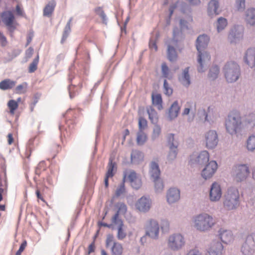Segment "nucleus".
<instances>
[{
	"label": "nucleus",
	"instance_id": "nucleus-53",
	"mask_svg": "<svg viewBox=\"0 0 255 255\" xmlns=\"http://www.w3.org/2000/svg\"><path fill=\"white\" fill-rule=\"evenodd\" d=\"M163 89L164 91V94L165 95L169 96L172 94V89L169 86V84L166 79L164 80Z\"/></svg>",
	"mask_w": 255,
	"mask_h": 255
},
{
	"label": "nucleus",
	"instance_id": "nucleus-28",
	"mask_svg": "<svg viewBox=\"0 0 255 255\" xmlns=\"http://www.w3.org/2000/svg\"><path fill=\"white\" fill-rule=\"evenodd\" d=\"M180 107L177 101H175L169 109L168 118L170 120H172L177 117Z\"/></svg>",
	"mask_w": 255,
	"mask_h": 255
},
{
	"label": "nucleus",
	"instance_id": "nucleus-49",
	"mask_svg": "<svg viewBox=\"0 0 255 255\" xmlns=\"http://www.w3.org/2000/svg\"><path fill=\"white\" fill-rule=\"evenodd\" d=\"M7 106L9 109L10 114H13L14 111L18 108V105L17 101L14 100H10L7 103Z\"/></svg>",
	"mask_w": 255,
	"mask_h": 255
},
{
	"label": "nucleus",
	"instance_id": "nucleus-62",
	"mask_svg": "<svg viewBox=\"0 0 255 255\" xmlns=\"http://www.w3.org/2000/svg\"><path fill=\"white\" fill-rule=\"evenodd\" d=\"M27 245V242L25 240L23 241L22 243L20 245L18 250L16 252L15 255H21V253L23 251Z\"/></svg>",
	"mask_w": 255,
	"mask_h": 255
},
{
	"label": "nucleus",
	"instance_id": "nucleus-30",
	"mask_svg": "<svg viewBox=\"0 0 255 255\" xmlns=\"http://www.w3.org/2000/svg\"><path fill=\"white\" fill-rule=\"evenodd\" d=\"M115 163L113 162L112 159L110 158L108 166V171L106 173V177L104 179L105 185L106 187H108L109 185V178L113 177L114 175L113 170L115 167Z\"/></svg>",
	"mask_w": 255,
	"mask_h": 255
},
{
	"label": "nucleus",
	"instance_id": "nucleus-42",
	"mask_svg": "<svg viewBox=\"0 0 255 255\" xmlns=\"http://www.w3.org/2000/svg\"><path fill=\"white\" fill-rule=\"evenodd\" d=\"M123 248L119 243L115 242L112 248V252L113 255H122Z\"/></svg>",
	"mask_w": 255,
	"mask_h": 255
},
{
	"label": "nucleus",
	"instance_id": "nucleus-56",
	"mask_svg": "<svg viewBox=\"0 0 255 255\" xmlns=\"http://www.w3.org/2000/svg\"><path fill=\"white\" fill-rule=\"evenodd\" d=\"M130 182L132 187L136 190L138 189L141 186V181L138 178H137Z\"/></svg>",
	"mask_w": 255,
	"mask_h": 255
},
{
	"label": "nucleus",
	"instance_id": "nucleus-29",
	"mask_svg": "<svg viewBox=\"0 0 255 255\" xmlns=\"http://www.w3.org/2000/svg\"><path fill=\"white\" fill-rule=\"evenodd\" d=\"M56 5V2L55 0L49 1L43 9V16L50 17L53 13Z\"/></svg>",
	"mask_w": 255,
	"mask_h": 255
},
{
	"label": "nucleus",
	"instance_id": "nucleus-25",
	"mask_svg": "<svg viewBox=\"0 0 255 255\" xmlns=\"http://www.w3.org/2000/svg\"><path fill=\"white\" fill-rule=\"evenodd\" d=\"M189 71V67L185 68L183 70L182 74L178 76L179 81L185 87H188L191 83Z\"/></svg>",
	"mask_w": 255,
	"mask_h": 255
},
{
	"label": "nucleus",
	"instance_id": "nucleus-1",
	"mask_svg": "<svg viewBox=\"0 0 255 255\" xmlns=\"http://www.w3.org/2000/svg\"><path fill=\"white\" fill-rule=\"evenodd\" d=\"M240 193L237 187L231 186L225 192L223 197V205L227 211L236 210L240 206Z\"/></svg>",
	"mask_w": 255,
	"mask_h": 255
},
{
	"label": "nucleus",
	"instance_id": "nucleus-17",
	"mask_svg": "<svg viewBox=\"0 0 255 255\" xmlns=\"http://www.w3.org/2000/svg\"><path fill=\"white\" fill-rule=\"evenodd\" d=\"M151 203V200L149 198L142 196L138 200L135 206L139 211L146 212L150 209Z\"/></svg>",
	"mask_w": 255,
	"mask_h": 255
},
{
	"label": "nucleus",
	"instance_id": "nucleus-2",
	"mask_svg": "<svg viewBox=\"0 0 255 255\" xmlns=\"http://www.w3.org/2000/svg\"><path fill=\"white\" fill-rule=\"evenodd\" d=\"M242 121L237 111L231 112L225 119L226 131L231 135H237L242 131Z\"/></svg>",
	"mask_w": 255,
	"mask_h": 255
},
{
	"label": "nucleus",
	"instance_id": "nucleus-47",
	"mask_svg": "<svg viewBox=\"0 0 255 255\" xmlns=\"http://www.w3.org/2000/svg\"><path fill=\"white\" fill-rule=\"evenodd\" d=\"M39 55L37 54L36 57L33 60L32 62L29 65L28 68V72L29 73H33L37 69Z\"/></svg>",
	"mask_w": 255,
	"mask_h": 255
},
{
	"label": "nucleus",
	"instance_id": "nucleus-35",
	"mask_svg": "<svg viewBox=\"0 0 255 255\" xmlns=\"http://www.w3.org/2000/svg\"><path fill=\"white\" fill-rule=\"evenodd\" d=\"M167 55V58L170 61L173 62L176 60L177 54L173 46L170 45H168Z\"/></svg>",
	"mask_w": 255,
	"mask_h": 255
},
{
	"label": "nucleus",
	"instance_id": "nucleus-41",
	"mask_svg": "<svg viewBox=\"0 0 255 255\" xmlns=\"http://www.w3.org/2000/svg\"><path fill=\"white\" fill-rule=\"evenodd\" d=\"M97 15L99 16L101 22L103 24L107 25L108 22V18L104 10L100 7L97 8Z\"/></svg>",
	"mask_w": 255,
	"mask_h": 255
},
{
	"label": "nucleus",
	"instance_id": "nucleus-22",
	"mask_svg": "<svg viewBox=\"0 0 255 255\" xmlns=\"http://www.w3.org/2000/svg\"><path fill=\"white\" fill-rule=\"evenodd\" d=\"M224 247L219 242L213 243L208 249L206 255H223L224 254Z\"/></svg>",
	"mask_w": 255,
	"mask_h": 255
},
{
	"label": "nucleus",
	"instance_id": "nucleus-33",
	"mask_svg": "<svg viewBox=\"0 0 255 255\" xmlns=\"http://www.w3.org/2000/svg\"><path fill=\"white\" fill-rule=\"evenodd\" d=\"M220 68L217 65H213L209 69L208 78L211 81L216 80L219 76Z\"/></svg>",
	"mask_w": 255,
	"mask_h": 255
},
{
	"label": "nucleus",
	"instance_id": "nucleus-39",
	"mask_svg": "<svg viewBox=\"0 0 255 255\" xmlns=\"http://www.w3.org/2000/svg\"><path fill=\"white\" fill-rule=\"evenodd\" d=\"M72 19H73L72 17H71L69 19V20L67 22V23L64 28L62 38L61 40V43L62 44H63L65 42V41L66 40V39H67V37L68 36L69 34H70V33L71 32L70 24L72 21Z\"/></svg>",
	"mask_w": 255,
	"mask_h": 255
},
{
	"label": "nucleus",
	"instance_id": "nucleus-37",
	"mask_svg": "<svg viewBox=\"0 0 255 255\" xmlns=\"http://www.w3.org/2000/svg\"><path fill=\"white\" fill-rule=\"evenodd\" d=\"M246 148L249 151L253 152L255 150V134L248 137L246 141Z\"/></svg>",
	"mask_w": 255,
	"mask_h": 255
},
{
	"label": "nucleus",
	"instance_id": "nucleus-21",
	"mask_svg": "<svg viewBox=\"0 0 255 255\" xmlns=\"http://www.w3.org/2000/svg\"><path fill=\"white\" fill-rule=\"evenodd\" d=\"M244 20L247 25L255 26V8H248L245 12Z\"/></svg>",
	"mask_w": 255,
	"mask_h": 255
},
{
	"label": "nucleus",
	"instance_id": "nucleus-6",
	"mask_svg": "<svg viewBox=\"0 0 255 255\" xmlns=\"http://www.w3.org/2000/svg\"><path fill=\"white\" fill-rule=\"evenodd\" d=\"M250 173L249 167L247 164H239L233 167L232 175L236 182H242L247 179Z\"/></svg>",
	"mask_w": 255,
	"mask_h": 255
},
{
	"label": "nucleus",
	"instance_id": "nucleus-34",
	"mask_svg": "<svg viewBox=\"0 0 255 255\" xmlns=\"http://www.w3.org/2000/svg\"><path fill=\"white\" fill-rule=\"evenodd\" d=\"M147 112L149 119L152 124L157 125L158 121V117L157 112L151 107L147 108Z\"/></svg>",
	"mask_w": 255,
	"mask_h": 255
},
{
	"label": "nucleus",
	"instance_id": "nucleus-14",
	"mask_svg": "<svg viewBox=\"0 0 255 255\" xmlns=\"http://www.w3.org/2000/svg\"><path fill=\"white\" fill-rule=\"evenodd\" d=\"M113 222L117 226V238L119 240H123L127 236L126 227L123 221L118 218V213H116L112 218Z\"/></svg>",
	"mask_w": 255,
	"mask_h": 255
},
{
	"label": "nucleus",
	"instance_id": "nucleus-9",
	"mask_svg": "<svg viewBox=\"0 0 255 255\" xmlns=\"http://www.w3.org/2000/svg\"><path fill=\"white\" fill-rule=\"evenodd\" d=\"M244 36V26L242 25H235L231 28L228 39L231 44H236L243 39Z\"/></svg>",
	"mask_w": 255,
	"mask_h": 255
},
{
	"label": "nucleus",
	"instance_id": "nucleus-54",
	"mask_svg": "<svg viewBox=\"0 0 255 255\" xmlns=\"http://www.w3.org/2000/svg\"><path fill=\"white\" fill-rule=\"evenodd\" d=\"M147 127V121L146 120L142 118L139 117L138 119V131H143V130Z\"/></svg>",
	"mask_w": 255,
	"mask_h": 255
},
{
	"label": "nucleus",
	"instance_id": "nucleus-8",
	"mask_svg": "<svg viewBox=\"0 0 255 255\" xmlns=\"http://www.w3.org/2000/svg\"><path fill=\"white\" fill-rule=\"evenodd\" d=\"M185 244V238L180 234H173L170 235L168 239V246L173 251L180 250L184 247Z\"/></svg>",
	"mask_w": 255,
	"mask_h": 255
},
{
	"label": "nucleus",
	"instance_id": "nucleus-31",
	"mask_svg": "<svg viewBox=\"0 0 255 255\" xmlns=\"http://www.w3.org/2000/svg\"><path fill=\"white\" fill-rule=\"evenodd\" d=\"M16 83V81L5 79L0 82V89L3 91L10 90L15 86Z\"/></svg>",
	"mask_w": 255,
	"mask_h": 255
},
{
	"label": "nucleus",
	"instance_id": "nucleus-48",
	"mask_svg": "<svg viewBox=\"0 0 255 255\" xmlns=\"http://www.w3.org/2000/svg\"><path fill=\"white\" fill-rule=\"evenodd\" d=\"M169 149L167 159L169 161H173L177 157L178 153L177 147H169Z\"/></svg>",
	"mask_w": 255,
	"mask_h": 255
},
{
	"label": "nucleus",
	"instance_id": "nucleus-12",
	"mask_svg": "<svg viewBox=\"0 0 255 255\" xmlns=\"http://www.w3.org/2000/svg\"><path fill=\"white\" fill-rule=\"evenodd\" d=\"M209 161V154L206 150H203L199 154H193L190 156V162L199 166H203Z\"/></svg>",
	"mask_w": 255,
	"mask_h": 255
},
{
	"label": "nucleus",
	"instance_id": "nucleus-44",
	"mask_svg": "<svg viewBox=\"0 0 255 255\" xmlns=\"http://www.w3.org/2000/svg\"><path fill=\"white\" fill-rule=\"evenodd\" d=\"M167 143L169 147H178V142L174 138V134L169 133L167 136Z\"/></svg>",
	"mask_w": 255,
	"mask_h": 255
},
{
	"label": "nucleus",
	"instance_id": "nucleus-51",
	"mask_svg": "<svg viewBox=\"0 0 255 255\" xmlns=\"http://www.w3.org/2000/svg\"><path fill=\"white\" fill-rule=\"evenodd\" d=\"M160 228L162 232L163 233L168 232L169 230V222L166 219H163L161 220Z\"/></svg>",
	"mask_w": 255,
	"mask_h": 255
},
{
	"label": "nucleus",
	"instance_id": "nucleus-3",
	"mask_svg": "<svg viewBox=\"0 0 255 255\" xmlns=\"http://www.w3.org/2000/svg\"><path fill=\"white\" fill-rule=\"evenodd\" d=\"M226 82L233 83L237 82L241 76V67L234 61H227L222 68Z\"/></svg>",
	"mask_w": 255,
	"mask_h": 255
},
{
	"label": "nucleus",
	"instance_id": "nucleus-7",
	"mask_svg": "<svg viewBox=\"0 0 255 255\" xmlns=\"http://www.w3.org/2000/svg\"><path fill=\"white\" fill-rule=\"evenodd\" d=\"M145 236L153 240H158L159 236L160 226L158 221L153 219L148 220L145 225Z\"/></svg>",
	"mask_w": 255,
	"mask_h": 255
},
{
	"label": "nucleus",
	"instance_id": "nucleus-15",
	"mask_svg": "<svg viewBox=\"0 0 255 255\" xmlns=\"http://www.w3.org/2000/svg\"><path fill=\"white\" fill-rule=\"evenodd\" d=\"M222 192L219 184L214 182L210 188L209 198L212 202H217L222 197Z\"/></svg>",
	"mask_w": 255,
	"mask_h": 255
},
{
	"label": "nucleus",
	"instance_id": "nucleus-64",
	"mask_svg": "<svg viewBox=\"0 0 255 255\" xmlns=\"http://www.w3.org/2000/svg\"><path fill=\"white\" fill-rule=\"evenodd\" d=\"M186 255H202V254L197 250H191Z\"/></svg>",
	"mask_w": 255,
	"mask_h": 255
},
{
	"label": "nucleus",
	"instance_id": "nucleus-50",
	"mask_svg": "<svg viewBox=\"0 0 255 255\" xmlns=\"http://www.w3.org/2000/svg\"><path fill=\"white\" fill-rule=\"evenodd\" d=\"M27 83L23 82L22 84L18 85L14 89V92L16 94H23L26 92L27 88Z\"/></svg>",
	"mask_w": 255,
	"mask_h": 255
},
{
	"label": "nucleus",
	"instance_id": "nucleus-32",
	"mask_svg": "<svg viewBox=\"0 0 255 255\" xmlns=\"http://www.w3.org/2000/svg\"><path fill=\"white\" fill-rule=\"evenodd\" d=\"M130 158L132 163L137 164L143 160V154L139 150H132L130 154Z\"/></svg>",
	"mask_w": 255,
	"mask_h": 255
},
{
	"label": "nucleus",
	"instance_id": "nucleus-23",
	"mask_svg": "<svg viewBox=\"0 0 255 255\" xmlns=\"http://www.w3.org/2000/svg\"><path fill=\"white\" fill-rule=\"evenodd\" d=\"M219 236L222 242L228 244L232 242L233 240V235L230 230L221 229L219 231Z\"/></svg>",
	"mask_w": 255,
	"mask_h": 255
},
{
	"label": "nucleus",
	"instance_id": "nucleus-40",
	"mask_svg": "<svg viewBox=\"0 0 255 255\" xmlns=\"http://www.w3.org/2000/svg\"><path fill=\"white\" fill-rule=\"evenodd\" d=\"M147 139L146 134L143 131H138L137 133L136 142L137 144L142 145L146 141Z\"/></svg>",
	"mask_w": 255,
	"mask_h": 255
},
{
	"label": "nucleus",
	"instance_id": "nucleus-5",
	"mask_svg": "<svg viewBox=\"0 0 255 255\" xmlns=\"http://www.w3.org/2000/svg\"><path fill=\"white\" fill-rule=\"evenodd\" d=\"M240 251L243 255H254L255 253V233L248 235L244 239Z\"/></svg>",
	"mask_w": 255,
	"mask_h": 255
},
{
	"label": "nucleus",
	"instance_id": "nucleus-36",
	"mask_svg": "<svg viewBox=\"0 0 255 255\" xmlns=\"http://www.w3.org/2000/svg\"><path fill=\"white\" fill-rule=\"evenodd\" d=\"M152 102L154 106L157 107L158 110H161L162 109V100L160 94L152 95Z\"/></svg>",
	"mask_w": 255,
	"mask_h": 255
},
{
	"label": "nucleus",
	"instance_id": "nucleus-19",
	"mask_svg": "<svg viewBox=\"0 0 255 255\" xmlns=\"http://www.w3.org/2000/svg\"><path fill=\"white\" fill-rule=\"evenodd\" d=\"M210 41V37L205 34L200 35L196 41V47L198 52L204 50L208 46Z\"/></svg>",
	"mask_w": 255,
	"mask_h": 255
},
{
	"label": "nucleus",
	"instance_id": "nucleus-57",
	"mask_svg": "<svg viewBox=\"0 0 255 255\" xmlns=\"http://www.w3.org/2000/svg\"><path fill=\"white\" fill-rule=\"evenodd\" d=\"M161 71H162V76L165 78H168L169 73V70L168 66L165 63H163L162 64Z\"/></svg>",
	"mask_w": 255,
	"mask_h": 255
},
{
	"label": "nucleus",
	"instance_id": "nucleus-60",
	"mask_svg": "<svg viewBox=\"0 0 255 255\" xmlns=\"http://www.w3.org/2000/svg\"><path fill=\"white\" fill-rule=\"evenodd\" d=\"M74 64H72L69 68L68 81L69 82H71L73 79L74 78Z\"/></svg>",
	"mask_w": 255,
	"mask_h": 255
},
{
	"label": "nucleus",
	"instance_id": "nucleus-43",
	"mask_svg": "<svg viewBox=\"0 0 255 255\" xmlns=\"http://www.w3.org/2000/svg\"><path fill=\"white\" fill-rule=\"evenodd\" d=\"M125 178H126V175H125L123 181L122 182L119 186L117 188V189L116 190L115 192V197H119L123 194L126 192V188L125 186Z\"/></svg>",
	"mask_w": 255,
	"mask_h": 255
},
{
	"label": "nucleus",
	"instance_id": "nucleus-10",
	"mask_svg": "<svg viewBox=\"0 0 255 255\" xmlns=\"http://www.w3.org/2000/svg\"><path fill=\"white\" fill-rule=\"evenodd\" d=\"M2 21L7 27L8 31L12 34L16 28L17 23L14 20V16L11 11H4L1 13Z\"/></svg>",
	"mask_w": 255,
	"mask_h": 255
},
{
	"label": "nucleus",
	"instance_id": "nucleus-20",
	"mask_svg": "<svg viewBox=\"0 0 255 255\" xmlns=\"http://www.w3.org/2000/svg\"><path fill=\"white\" fill-rule=\"evenodd\" d=\"M180 198L179 190L176 188H171L167 191L166 198L167 202L171 204L177 202Z\"/></svg>",
	"mask_w": 255,
	"mask_h": 255
},
{
	"label": "nucleus",
	"instance_id": "nucleus-61",
	"mask_svg": "<svg viewBox=\"0 0 255 255\" xmlns=\"http://www.w3.org/2000/svg\"><path fill=\"white\" fill-rule=\"evenodd\" d=\"M93 242L88 247V254H90L91 253L94 252L95 249V242L96 241V233L94 235L93 237Z\"/></svg>",
	"mask_w": 255,
	"mask_h": 255
},
{
	"label": "nucleus",
	"instance_id": "nucleus-52",
	"mask_svg": "<svg viewBox=\"0 0 255 255\" xmlns=\"http://www.w3.org/2000/svg\"><path fill=\"white\" fill-rule=\"evenodd\" d=\"M68 91L69 97L71 99H73L77 95V92L76 89L75 85L72 84L69 85L68 87Z\"/></svg>",
	"mask_w": 255,
	"mask_h": 255
},
{
	"label": "nucleus",
	"instance_id": "nucleus-59",
	"mask_svg": "<svg viewBox=\"0 0 255 255\" xmlns=\"http://www.w3.org/2000/svg\"><path fill=\"white\" fill-rule=\"evenodd\" d=\"M127 210V206L123 203L119 204L118 211L116 213H118V218H119V214H125Z\"/></svg>",
	"mask_w": 255,
	"mask_h": 255
},
{
	"label": "nucleus",
	"instance_id": "nucleus-16",
	"mask_svg": "<svg viewBox=\"0 0 255 255\" xmlns=\"http://www.w3.org/2000/svg\"><path fill=\"white\" fill-rule=\"evenodd\" d=\"M244 62L255 71V48H249L244 53Z\"/></svg>",
	"mask_w": 255,
	"mask_h": 255
},
{
	"label": "nucleus",
	"instance_id": "nucleus-63",
	"mask_svg": "<svg viewBox=\"0 0 255 255\" xmlns=\"http://www.w3.org/2000/svg\"><path fill=\"white\" fill-rule=\"evenodd\" d=\"M137 178L136 173L133 171H130L128 176V179L130 182L134 180Z\"/></svg>",
	"mask_w": 255,
	"mask_h": 255
},
{
	"label": "nucleus",
	"instance_id": "nucleus-38",
	"mask_svg": "<svg viewBox=\"0 0 255 255\" xmlns=\"http://www.w3.org/2000/svg\"><path fill=\"white\" fill-rule=\"evenodd\" d=\"M227 20L223 17H219L217 21L216 26L217 30L218 33L223 31L227 26Z\"/></svg>",
	"mask_w": 255,
	"mask_h": 255
},
{
	"label": "nucleus",
	"instance_id": "nucleus-46",
	"mask_svg": "<svg viewBox=\"0 0 255 255\" xmlns=\"http://www.w3.org/2000/svg\"><path fill=\"white\" fill-rule=\"evenodd\" d=\"M161 129L160 126L157 125H155L151 136V139L155 140L157 139L161 133Z\"/></svg>",
	"mask_w": 255,
	"mask_h": 255
},
{
	"label": "nucleus",
	"instance_id": "nucleus-4",
	"mask_svg": "<svg viewBox=\"0 0 255 255\" xmlns=\"http://www.w3.org/2000/svg\"><path fill=\"white\" fill-rule=\"evenodd\" d=\"M193 223L195 228L201 232L210 231L215 225L216 221L213 216L202 213L195 216L193 218Z\"/></svg>",
	"mask_w": 255,
	"mask_h": 255
},
{
	"label": "nucleus",
	"instance_id": "nucleus-26",
	"mask_svg": "<svg viewBox=\"0 0 255 255\" xmlns=\"http://www.w3.org/2000/svg\"><path fill=\"white\" fill-rule=\"evenodd\" d=\"M219 6V2L217 0H211L208 3V13L210 16L218 15L220 13L218 10Z\"/></svg>",
	"mask_w": 255,
	"mask_h": 255
},
{
	"label": "nucleus",
	"instance_id": "nucleus-18",
	"mask_svg": "<svg viewBox=\"0 0 255 255\" xmlns=\"http://www.w3.org/2000/svg\"><path fill=\"white\" fill-rule=\"evenodd\" d=\"M197 61L199 64L198 67L199 72H203L204 71L203 63L210 61L211 57L209 53L204 50H201L198 52Z\"/></svg>",
	"mask_w": 255,
	"mask_h": 255
},
{
	"label": "nucleus",
	"instance_id": "nucleus-11",
	"mask_svg": "<svg viewBox=\"0 0 255 255\" xmlns=\"http://www.w3.org/2000/svg\"><path fill=\"white\" fill-rule=\"evenodd\" d=\"M204 141L206 147L209 149H214L218 145L219 137L215 130L210 129L204 133Z\"/></svg>",
	"mask_w": 255,
	"mask_h": 255
},
{
	"label": "nucleus",
	"instance_id": "nucleus-58",
	"mask_svg": "<svg viewBox=\"0 0 255 255\" xmlns=\"http://www.w3.org/2000/svg\"><path fill=\"white\" fill-rule=\"evenodd\" d=\"M245 0H236V7L239 11H243L246 6Z\"/></svg>",
	"mask_w": 255,
	"mask_h": 255
},
{
	"label": "nucleus",
	"instance_id": "nucleus-27",
	"mask_svg": "<svg viewBox=\"0 0 255 255\" xmlns=\"http://www.w3.org/2000/svg\"><path fill=\"white\" fill-rule=\"evenodd\" d=\"M243 126L248 129H252L255 127V114L252 113L246 116Z\"/></svg>",
	"mask_w": 255,
	"mask_h": 255
},
{
	"label": "nucleus",
	"instance_id": "nucleus-55",
	"mask_svg": "<svg viewBox=\"0 0 255 255\" xmlns=\"http://www.w3.org/2000/svg\"><path fill=\"white\" fill-rule=\"evenodd\" d=\"M159 33L158 32L156 33L155 35V39H151L149 42V46L150 48L152 49H154L155 51L157 50V46L156 44V40L159 37Z\"/></svg>",
	"mask_w": 255,
	"mask_h": 255
},
{
	"label": "nucleus",
	"instance_id": "nucleus-13",
	"mask_svg": "<svg viewBox=\"0 0 255 255\" xmlns=\"http://www.w3.org/2000/svg\"><path fill=\"white\" fill-rule=\"evenodd\" d=\"M205 167L201 172L202 177L207 180L211 178L218 168V164L216 161L211 160L204 165Z\"/></svg>",
	"mask_w": 255,
	"mask_h": 255
},
{
	"label": "nucleus",
	"instance_id": "nucleus-45",
	"mask_svg": "<svg viewBox=\"0 0 255 255\" xmlns=\"http://www.w3.org/2000/svg\"><path fill=\"white\" fill-rule=\"evenodd\" d=\"M153 181L154 182L155 192L156 193H161L164 188V185L162 181L160 178L153 180Z\"/></svg>",
	"mask_w": 255,
	"mask_h": 255
},
{
	"label": "nucleus",
	"instance_id": "nucleus-24",
	"mask_svg": "<svg viewBox=\"0 0 255 255\" xmlns=\"http://www.w3.org/2000/svg\"><path fill=\"white\" fill-rule=\"evenodd\" d=\"M149 174L153 180L160 178V170L157 163L152 161L150 164Z\"/></svg>",
	"mask_w": 255,
	"mask_h": 255
}]
</instances>
